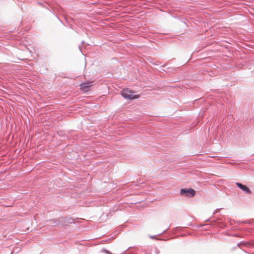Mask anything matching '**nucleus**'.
Returning <instances> with one entry per match:
<instances>
[{"label":"nucleus","instance_id":"f257e3e1","mask_svg":"<svg viewBox=\"0 0 254 254\" xmlns=\"http://www.w3.org/2000/svg\"><path fill=\"white\" fill-rule=\"evenodd\" d=\"M122 95L126 99L132 100L139 98L138 95H134L132 94V92L128 90V89H124L122 91Z\"/></svg>","mask_w":254,"mask_h":254},{"label":"nucleus","instance_id":"f03ea898","mask_svg":"<svg viewBox=\"0 0 254 254\" xmlns=\"http://www.w3.org/2000/svg\"><path fill=\"white\" fill-rule=\"evenodd\" d=\"M180 193L182 195L186 194V196H193L195 194V191L192 189H181Z\"/></svg>","mask_w":254,"mask_h":254},{"label":"nucleus","instance_id":"7ed1b4c3","mask_svg":"<svg viewBox=\"0 0 254 254\" xmlns=\"http://www.w3.org/2000/svg\"><path fill=\"white\" fill-rule=\"evenodd\" d=\"M91 82H88L81 84L80 85L81 90L84 92L88 91L90 90V88L91 86Z\"/></svg>","mask_w":254,"mask_h":254},{"label":"nucleus","instance_id":"20e7f679","mask_svg":"<svg viewBox=\"0 0 254 254\" xmlns=\"http://www.w3.org/2000/svg\"><path fill=\"white\" fill-rule=\"evenodd\" d=\"M236 185L240 189L244 191L246 193L248 194H251V190L246 186L240 183H237Z\"/></svg>","mask_w":254,"mask_h":254}]
</instances>
